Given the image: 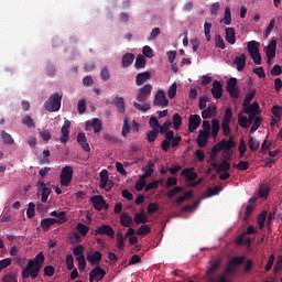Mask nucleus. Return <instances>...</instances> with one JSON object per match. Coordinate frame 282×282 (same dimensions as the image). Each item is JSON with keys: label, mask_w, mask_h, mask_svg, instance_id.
Segmentation results:
<instances>
[{"label": "nucleus", "mask_w": 282, "mask_h": 282, "mask_svg": "<svg viewBox=\"0 0 282 282\" xmlns=\"http://www.w3.org/2000/svg\"><path fill=\"white\" fill-rule=\"evenodd\" d=\"M43 263H45V254L40 251L34 259L29 260L26 267L22 270V279H30V276L31 279H36L41 268H43Z\"/></svg>", "instance_id": "nucleus-1"}, {"label": "nucleus", "mask_w": 282, "mask_h": 282, "mask_svg": "<svg viewBox=\"0 0 282 282\" xmlns=\"http://www.w3.org/2000/svg\"><path fill=\"white\" fill-rule=\"evenodd\" d=\"M63 101L62 93H54L50 96V98L44 102L45 111L50 113H54L56 111H61V102Z\"/></svg>", "instance_id": "nucleus-2"}, {"label": "nucleus", "mask_w": 282, "mask_h": 282, "mask_svg": "<svg viewBox=\"0 0 282 282\" xmlns=\"http://www.w3.org/2000/svg\"><path fill=\"white\" fill-rule=\"evenodd\" d=\"M72 180H74V167H72V165H66L62 169L59 174L61 186L67 188V186L72 184Z\"/></svg>", "instance_id": "nucleus-3"}, {"label": "nucleus", "mask_w": 282, "mask_h": 282, "mask_svg": "<svg viewBox=\"0 0 282 282\" xmlns=\"http://www.w3.org/2000/svg\"><path fill=\"white\" fill-rule=\"evenodd\" d=\"M243 261H246V256H236L231 258L225 268V274H236L237 268L243 265Z\"/></svg>", "instance_id": "nucleus-4"}, {"label": "nucleus", "mask_w": 282, "mask_h": 282, "mask_svg": "<svg viewBox=\"0 0 282 282\" xmlns=\"http://www.w3.org/2000/svg\"><path fill=\"white\" fill-rule=\"evenodd\" d=\"M247 50L256 65H261V53H259V42L250 41L247 44Z\"/></svg>", "instance_id": "nucleus-5"}, {"label": "nucleus", "mask_w": 282, "mask_h": 282, "mask_svg": "<svg viewBox=\"0 0 282 282\" xmlns=\"http://www.w3.org/2000/svg\"><path fill=\"white\" fill-rule=\"evenodd\" d=\"M36 186L37 193H41L42 196V204H47V199L50 195H52V187L50 186V183L46 184L43 180H39Z\"/></svg>", "instance_id": "nucleus-6"}, {"label": "nucleus", "mask_w": 282, "mask_h": 282, "mask_svg": "<svg viewBox=\"0 0 282 282\" xmlns=\"http://www.w3.org/2000/svg\"><path fill=\"white\" fill-rule=\"evenodd\" d=\"M237 78L235 77H230L228 80H227V86H226V89L230 96V98H234V99H237L239 98L240 94H241V90L239 89V87L237 86Z\"/></svg>", "instance_id": "nucleus-7"}, {"label": "nucleus", "mask_w": 282, "mask_h": 282, "mask_svg": "<svg viewBox=\"0 0 282 282\" xmlns=\"http://www.w3.org/2000/svg\"><path fill=\"white\" fill-rule=\"evenodd\" d=\"M99 177H100V183H99L100 188L109 193V191L113 188V181L109 180V171L102 170L99 173Z\"/></svg>", "instance_id": "nucleus-8"}, {"label": "nucleus", "mask_w": 282, "mask_h": 282, "mask_svg": "<svg viewBox=\"0 0 282 282\" xmlns=\"http://www.w3.org/2000/svg\"><path fill=\"white\" fill-rule=\"evenodd\" d=\"M151 91H153V86L151 84H145L141 87L137 94L138 102H147V100H149V96H151Z\"/></svg>", "instance_id": "nucleus-9"}, {"label": "nucleus", "mask_w": 282, "mask_h": 282, "mask_svg": "<svg viewBox=\"0 0 282 282\" xmlns=\"http://www.w3.org/2000/svg\"><path fill=\"white\" fill-rule=\"evenodd\" d=\"M153 106L154 107H169V99H166V94L164 90H158L154 100H153Z\"/></svg>", "instance_id": "nucleus-10"}, {"label": "nucleus", "mask_w": 282, "mask_h": 282, "mask_svg": "<svg viewBox=\"0 0 282 282\" xmlns=\"http://www.w3.org/2000/svg\"><path fill=\"white\" fill-rule=\"evenodd\" d=\"M94 235H106V237H110V239H113V237H116V231L113 230V227H111L110 225H102L95 229Z\"/></svg>", "instance_id": "nucleus-11"}, {"label": "nucleus", "mask_w": 282, "mask_h": 282, "mask_svg": "<svg viewBox=\"0 0 282 282\" xmlns=\"http://www.w3.org/2000/svg\"><path fill=\"white\" fill-rule=\"evenodd\" d=\"M105 274H107V272H105V270L100 268V265H97L90 271L89 281H102V279H105Z\"/></svg>", "instance_id": "nucleus-12"}, {"label": "nucleus", "mask_w": 282, "mask_h": 282, "mask_svg": "<svg viewBox=\"0 0 282 282\" xmlns=\"http://www.w3.org/2000/svg\"><path fill=\"white\" fill-rule=\"evenodd\" d=\"M94 128V133H100L102 131V121L98 118H94L93 121H86V131H91Z\"/></svg>", "instance_id": "nucleus-13"}, {"label": "nucleus", "mask_w": 282, "mask_h": 282, "mask_svg": "<svg viewBox=\"0 0 282 282\" xmlns=\"http://www.w3.org/2000/svg\"><path fill=\"white\" fill-rule=\"evenodd\" d=\"M212 166L216 173H228L230 171V162L223 160L221 163L213 162Z\"/></svg>", "instance_id": "nucleus-14"}, {"label": "nucleus", "mask_w": 282, "mask_h": 282, "mask_svg": "<svg viewBox=\"0 0 282 282\" xmlns=\"http://www.w3.org/2000/svg\"><path fill=\"white\" fill-rule=\"evenodd\" d=\"M212 96L216 99L219 100L221 96H224V86L219 80H214L213 87H212Z\"/></svg>", "instance_id": "nucleus-15"}, {"label": "nucleus", "mask_w": 282, "mask_h": 282, "mask_svg": "<svg viewBox=\"0 0 282 282\" xmlns=\"http://www.w3.org/2000/svg\"><path fill=\"white\" fill-rule=\"evenodd\" d=\"M202 124V117L199 115H192L188 119V131L193 133Z\"/></svg>", "instance_id": "nucleus-16"}, {"label": "nucleus", "mask_w": 282, "mask_h": 282, "mask_svg": "<svg viewBox=\"0 0 282 282\" xmlns=\"http://www.w3.org/2000/svg\"><path fill=\"white\" fill-rule=\"evenodd\" d=\"M69 127H72V122L65 119L64 124L62 127V137H61L62 144H67V142L69 141Z\"/></svg>", "instance_id": "nucleus-17"}, {"label": "nucleus", "mask_w": 282, "mask_h": 282, "mask_svg": "<svg viewBox=\"0 0 282 282\" xmlns=\"http://www.w3.org/2000/svg\"><path fill=\"white\" fill-rule=\"evenodd\" d=\"M265 56L268 58V63L276 56V40H272L265 48Z\"/></svg>", "instance_id": "nucleus-18"}, {"label": "nucleus", "mask_w": 282, "mask_h": 282, "mask_svg": "<svg viewBox=\"0 0 282 282\" xmlns=\"http://www.w3.org/2000/svg\"><path fill=\"white\" fill-rule=\"evenodd\" d=\"M90 202H91V204H94V208L96 210H102V208H105V206H107V202L100 195L90 197Z\"/></svg>", "instance_id": "nucleus-19"}, {"label": "nucleus", "mask_w": 282, "mask_h": 282, "mask_svg": "<svg viewBox=\"0 0 282 282\" xmlns=\"http://www.w3.org/2000/svg\"><path fill=\"white\" fill-rule=\"evenodd\" d=\"M148 80H151V72L139 73L135 76L137 87H142V85H144V83H147Z\"/></svg>", "instance_id": "nucleus-20"}, {"label": "nucleus", "mask_w": 282, "mask_h": 282, "mask_svg": "<svg viewBox=\"0 0 282 282\" xmlns=\"http://www.w3.org/2000/svg\"><path fill=\"white\" fill-rule=\"evenodd\" d=\"M165 134V140L162 141V149L166 152L171 149V141L175 138V132L173 130H169Z\"/></svg>", "instance_id": "nucleus-21"}, {"label": "nucleus", "mask_w": 282, "mask_h": 282, "mask_svg": "<svg viewBox=\"0 0 282 282\" xmlns=\"http://www.w3.org/2000/svg\"><path fill=\"white\" fill-rule=\"evenodd\" d=\"M86 259L90 265H98V263L102 261V253L100 251H95L93 254H88Z\"/></svg>", "instance_id": "nucleus-22"}, {"label": "nucleus", "mask_w": 282, "mask_h": 282, "mask_svg": "<svg viewBox=\"0 0 282 282\" xmlns=\"http://www.w3.org/2000/svg\"><path fill=\"white\" fill-rule=\"evenodd\" d=\"M208 138H210V132L199 131L196 142L200 149L208 144Z\"/></svg>", "instance_id": "nucleus-23"}, {"label": "nucleus", "mask_w": 282, "mask_h": 282, "mask_svg": "<svg viewBox=\"0 0 282 282\" xmlns=\"http://www.w3.org/2000/svg\"><path fill=\"white\" fill-rule=\"evenodd\" d=\"M77 142L79 147H82V149L86 151V153H89V151H91V148H89V143L87 142V137L85 135V133L80 132L77 135Z\"/></svg>", "instance_id": "nucleus-24"}, {"label": "nucleus", "mask_w": 282, "mask_h": 282, "mask_svg": "<svg viewBox=\"0 0 282 282\" xmlns=\"http://www.w3.org/2000/svg\"><path fill=\"white\" fill-rule=\"evenodd\" d=\"M133 61H135V55L133 53H126L122 56V68L127 69V67H131Z\"/></svg>", "instance_id": "nucleus-25"}, {"label": "nucleus", "mask_w": 282, "mask_h": 282, "mask_svg": "<svg viewBox=\"0 0 282 282\" xmlns=\"http://www.w3.org/2000/svg\"><path fill=\"white\" fill-rule=\"evenodd\" d=\"M51 217H56L53 218L55 219V224H65V221H67V213L65 212H52L51 213Z\"/></svg>", "instance_id": "nucleus-26"}, {"label": "nucleus", "mask_w": 282, "mask_h": 282, "mask_svg": "<svg viewBox=\"0 0 282 282\" xmlns=\"http://www.w3.org/2000/svg\"><path fill=\"white\" fill-rule=\"evenodd\" d=\"M234 63L237 65L238 72H243V69H246V53H242L240 56H236Z\"/></svg>", "instance_id": "nucleus-27"}, {"label": "nucleus", "mask_w": 282, "mask_h": 282, "mask_svg": "<svg viewBox=\"0 0 282 282\" xmlns=\"http://www.w3.org/2000/svg\"><path fill=\"white\" fill-rule=\"evenodd\" d=\"M216 113H217V106L212 105V106H208L207 109L202 111V118L203 120H208V118H213V116H215Z\"/></svg>", "instance_id": "nucleus-28"}, {"label": "nucleus", "mask_w": 282, "mask_h": 282, "mask_svg": "<svg viewBox=\"0 0 282 282\" xmlns=\"http://www.w3.org/2000/svg\"><path fill=\"white\" fill-rule=\"evenodd\" d=\"M225 39L227 43L230 45H235L237 43V37L235 36V29L234 28H227L225 29Z\"/></svg>", "instance_id": "nucleus-29"}, {"label": "nucleus", "mask_w": 282, "mask_h": 282, "mask_svg": "<svg viewBox=\"0 0 282 282\" xmlns=\"http://www.w3.org/2000/svg\"><path fill=\"white\" fill-rule=\"evenodd\" d=\"M113 105L117 107L119 113H124L127 106L124 105V98L121 96H116L113 99Z\"/></svg>", "instance_id": "nucleus-30"}, {"label": "nucleus", "mask_w": 282, "mask_h": 282, "mask_svg": "<svg viewBox=\"0 0 282 282\" xmlns=\"http://www.w3.org/2000/svg\"><path fill=\"white\" fill-rule=\"evenodd\" d=\"M237 246H248L250 248V245L252 243V238L248 237L247 234H241L237 239H236Z\"/></svg>", "instance_id": "nucleus-31"}, {"label": "nucleus", "mask_w": 282, "mask_h": 282, "mask_svg": "<svg viewBox=\"0 0 282 282\" xmlns=\"http://www.w3.org/2000/svg\"><path fill=\"white\" fill-rule=\"evenodd\" d=\"M120 224L124 228H131V226H133V218H131L127 213H121Z\"/></svg>", "instance_id": "nucleus-32"}, {"label": "nucleus", "mask_w": 282, "mask_h": 282, "mask_svg": "<svg viewBox=\"0 0 282 282\" xmlns=\"http://www.w3.org/2000/svg\"><path fill=\"white\" fill-rule=\"evenodd\" d=\"M134 224L137 226H140V224H147L149 221V218L147 217V214L144 212L137 213L133 217Z\"/></svg>", "instance_id": "nucleus-33"}, {"label": "nucleus", "mask_w": 282, "mask_h": 282, "mask_svg": "<svg viewBox=\"0 0 282 282\" xmlns=\"http://www.w3.org/2000/svg\"><path fill=\"white\" fill-rule=\"evenodd\" d=\"M220 145H223L224 153H227V151H230V149L235 147V139L232 137H230L229 140L223 139Z\"/></svg>", "instance_id": "nucleus-34"}, {"label": "nucleus", "mask_w": 282, "mask_h": 282, "mask_svg": "<svg viewBox=\"0 0 282 282\" xmlns=\"http://www.w3.org/2000/svg\"><path fill=\"white\" fill-rule=\"evenodd\" d=\"M243 113L258 115L259 113V102H253L252 105H247L243 107Z\"/></svg>", "instance_id": "nucleus-35"}, {"label": "nucleus", "mask_w": 282, "mask_h": 282, "mask_svg": "<svg viewBox=\"0 0 282 282\" xmlns=\"http://www.w3.org/2000/svg\"><path fill=\"white\" fill-rule=\"evenodd\" d=\"M147 67V57L144 55H138L134 63V68L138 70L144 69Z\"/></svg>", "instance_id": "nucleus-36"}, {"label": "nucleus", "mask_w": 282, "mask_h": 282, "mask_svg": "<svg viewBox=\"0 0 282 282\" xmlns=\"http://www.w3.org/2000/svg\"><path fill=\"white\" fill-rule=\"evenodd\" d=\"M54 224H56V219L54 218H46L41 220V227L45 232H47V230H50Z\"/></svg>", "instance_id": "nucleus-37"}, {"label": "nucleus", "mask_w": 282, "mask_h": 282, "mask_svg": "<svg viewBox=\"0 0 282 282\" xmlns=\"http://www.w3.org/2000/svg\"><path fill=\"white\" fill-rule=\"evenodd\" d=\"M172 124L175 131H180V127H182V116L180 113H174L172 117Z\"/></svg>", "instance_id": "nucleus-38"}, {"label": "nucleus", "mask_w": 282, "mask_h": 282, "mask_svg": "<svg viewBox=\"0 0 282 282\" xmlns=\"http://www.w3.org/2000/svg\"><path fill=\"white\" fill-rule=\"evenodd\" d=\"M182 175L188 180V182H195L197 180V174L193 173V170L185 169L182 171Z\"/></svg>", "instance_id": "nucleus-39"}, {"label": "nucleus", "mask_w": 282, "mask_h": 282, "mask_svg": "<svg viewBox=\"0 0 282 282\" xmlns=\"http://www.w3.org/2000/svg\"><path fill=\"white\" fill-rule=\"evenodd\" d=\"M219 120L217 119H213L212 120V138H217V135H219Z\"/></svg>", "instance_id": "nucleus-40"}, {"label": "nucleus", "mask_w": 282, "mask_h": 282, "mask_svg": "<svg viewBox=\"0 0 282 282\" xmlns=\"http://www.w3.org/2000/svg\"><path fill=\"white\" fill-rule=\"evenodd\" d=\"M220 23H224L225 25H230V23H232V14L230 13L229 7H226V9H225V17L220 21Z\"/></svg>", "instance_id": "nucleus-41"}, {"label": "nucleus", "mask_w": 282, "mask_h": 282, "mask_svg": "<svg viewBox=\"0 0 282 282\" xmlns=\"http://www.w3.org/2000/svg\"><path fill=\"white\" fill-rule=\"evenodd\" d=\"M238 124L242 129H248L250 127V123L248 122V117L243 116L241 112L238 115Z\"/></svg>", "instance_id": "nucleus-42"}, {"label": "nucleus", "mask_w": 282, "mask_h": 282, "mask_svg": "<svg viewBox=\"0 0 282 282\" xmlns=\"http://www.w3.org/2000/svg\"><path fill=\"white\" fill-rule=\"evenodd\" d=\"M155 164L153 162H149L147 165V170L144 174L141 176V178L147 180L148 177H151L153 175V171H155L153 167Z\"/></svg>", "instance_id": "nucleus-43"}, {"label": "nucleus", "mask_w": 282, "mask_h": 282, "mask_svg": "<svg viewBox=\"0 0 282 282\" xmlns=\"http://www.w3.org/2000/svg\"><path fill=\"white\" fill-rule=\"evenodd\" d=\"M221 265V260L217 259L215 260L209 268L207 269V274H213L215 272H217V270H219V267Z\"/></svg>", "instance_id": "nucleus-44"}, {"label": "nucleus", "mask_w": 282, "mask_h": 282, "mask_svg": "<svg viewBox=\"0 0 282 282\" xmlns=\"http://www.w3.org/2000/svg\"><path fill=\"white\" fill-rule=\"evenodd\" d=\"M22 124H24L29 129H35L36 128V124L34 123V120L32 119V117H30V115H26L25 117H23Z\"/></svg>", "instance_id": "nucleus-45"}, {"label": "nucleus", "mask_w": 282, "mask_h": 282, "mask_svg": "<svg viewBox=\"0 0 282 282\" xmlns=\"http://www.w3.org/2000/svg\"><path fill=\"white\" fill-rule=\"evenodd\" d=\"M2 282H19V280L17 279V273L14 272H8L6 273L2 279Z\"/></svg>", "instance_id": "nucleus-46"}, {"label": "nucleus", "mask_w": 282, "mask_h": 282, "mask_svg": "<svg viewBox=\"0 0 282 282\" xmlns=\"http://www.w3.org/2000/svg\"><path fill=\"white\" fill-rule=\"evenodd\" d=\"M232 120V108H226L221 124H230Z\"/></svg>", "instance_id": "nucleus-47"}, {"label": "nucleus", "mask_w": 282, "mask_h": 282, "mask_svg": "<svg viewBox=\"0 0 282 282\" xmlns=\"http://www.w3.org/2000/svg\"><path fill=\"white\" fill-rule=\"evenodd\" d=\"M85 247L83 245L77 246L74 250H73V254H75V257H77V259H85Z\"/></svg>", "instance_id": "nucleus-48"}, {"label": "nucleus", "mask_w": 282, "mask_h": 282, "mask_svg": "<svg viewBox=\"0 0 282 282\" xmlns=\"http://www.w3.org/2000/svg\"><path fill=\"white\" fill-rule=\"evenodd\" d=\"M1 138L4 144H14V139L6 130L1 131Z\"/></svg>", "instance_id": "nucleus-49"}, {"label": "nucleus", "mask_w": 282, "mask_h": 282, "mask_svg": "<svg viewBox=\"0 0 282 282\" xmlns=\"http://www.w3.org/2000/svg\"><path fill=\"white\" fill-rule=\"evenodd\" d=\"M192 197H193V192H192V191L185 192L183 196L177 197L175 204H176L177 206H182V203H183L185 199H191Z\"/></svg>", "instance_id": "nucleus-50"}, {"label": "nucleus", "mask_w": 282, "mask_h": 282, "mask_svg": "<svg viewBox=\"0 0 282 282\" xmlns=\"http://www.w3.org/2000/svg\"><path fill=\"white\" fill-rule=\"evenodd\" d=\"M234 169L238 171H248L250 169V163L248 161H239L238 164H234Z\"/></svg>", "instance_id": "nucleus-51"}, {"label": "nucleus", "mask_w": 282, "mask_h": 282, "mask_svg": "<svg viewBox=\"0 0 282 282\" xmlns=\"http://www.w3.org/2000/svg\"><path fill=\"white\" fill-rule=\"evenodd\" d=\"M214 41L216 47H219L220 50H226V43L224 42V37H221V35L216 34Z\"/></svg>", "instance_id": "nucleus-52"}, {"label": "nucleus", "mask_w": 282, "mask_h": 282, "mask_svg": "<svg viewBox=\"0 0 282 282\" xmlns=\"http://www.w3.org/2000/svg\"><path fill=\"white\" fill-rule=\"evenodd\" d=\"M167 96L171 100H173V98H175V96H177V83H173L169 90H167Z\"/></svg>", "instance_id": "nucleus-53"}, {"label": "nucleus", "mask_w": 282, "mask_h": 282, "mask_svg": "<svg viewBox=\"0 0 282 282\" xmlns=\"http://www.w3.org/2000/svg\"><path fill=\"white\" fill-rule=\"evenodd\" d=\"M133 107H135L138 109V111H142L143 113H147V111H149V109H151V105L150 104H138V101L133 102Z\"/></svg>", "instance_id": "nucleus-54"}, {"label": "nucleus", "mask_w": 282, "mask_h": 282, "mask_svg": "<svg viewBox=\"0 0 282 282\" xmlns=\"http://www.w3.org/2000/svg\"><path fill=\"white\" fill-rule=\"evenodd\" d=\"M268 218V212H262L259 216H258V226L259 228H265V219Z\"/></svg>", "instance_id": "nucleus-55"}, {"label": "nucleus", "mask_w": 282, "mask_h": 282, "mask_svg": "<svg viewBox=\"0 0 282 282\" xmlns=\"http://www.w3.org/2000/svg\"><path fill=\"white\" fill-rule=\"evenodd\" d=\"M210 30H213V23L205 22L204 23V32H205L206 41H208V42H210V40H212V37H210Z\"/></svg>", "instance_id": "nucleus-56"}, {"label": "nucleus", "mask_w": 282, "mask_h": 282, "mask_svg": "<svg viewBox=\"0 0 282 282\" xmlns=\"http://www.w3.org/2000/svg\"><path fill=\"white\" fill-rule=\"evenodd\" d=\"M35 209H36V205L33 202L29 203V207L26 209V217L29 219H32L34 217L36 213Z\"/></svg>", "instance_id": "nucleus-57"}, {"label": "nucleus", "mask_w": 282, "mask_h": 282, "mask_svg": "<svg viewBox=\"0 0 282 282\" xmlns=\"http://www.w3.org/2000/svg\"><path fill=\"white\" fill-rule=\"evenodd\" d=\"M117 248L118 250H124V236L120 231L117 234Z\"/></svg>", "instance_id": "nucleus-58"}, {"label": "nucleus", "mask_w": 282, "mask_h": 282, "mask_svg": "<svg viewBox=\"0 0 282 282\" xmlns=\"http://www.w3.org/2000/svg\"><path fill=\"white\" fill-rule=\"evenodd\" d=\"M259 147H260L259 140L254 139V137H251L249 139L250 151H259Z\"/></svg>", "instance_id": "nucleus-59"}, {"label": "nucleus", "mask_w": 282, "mask_h": 282, "mask_svg": "<svg viewBox=\"0 0 282 282\" xmlns=\"http://www.w3.org/2000/svg\"><path fill=\"white\" fill-rule=\"evenodd\" d=\"M77 230L82 237H87V234L89 232V228L83 223L77 224Z\"/></svg>", "instance_id": "nucleus-60"}, {"label": "nucleus", "mask_w": 282, "mask_h": 282, "mask_svg": "<svg viewBox=\"0 0 282 282\" xmlns=\"http://www.w3.org/2000/svg\"><path fill=\"white\" fill-rule=\"evenodd\" d=\"M261 122H263V119L261 117H257L253 121V124L250 129V133H256L259 129V127H261Z\"/></svg>", "instance_id": "nucleus-61"}, {"label": "nucleus", "mask_w": 282, "mask_h": 282, "mask_svg": "<svg viewBox=\"0 0 282 282\" xmlns=\"http://www.w3.org/2000/svg\"><path fill=\"white\" fill-rule=\"evenodd\" d=\"M182 191H184V187L182 186H176L174 187L172 191L167 192V197L170 199H173V197H175V195H180V193H182Z\"/></svg>", "instance_id": "nucleus-62"}, {"label": "nucleus", "mask_w": 282, "mask_h": 282, "mask_svg": "<svg viewBox=\"0 0 282 282\" xmlns=\"http://www.w3.org/2000/svg\"><path fill=\"white\" fill-rule=\"evenodd\" d=\"M160 133V130H151L148 132L147 140L148 142H155L158 140V135Z\"/></svg>", "instance_id": "nucleus-63"}, {"label": "nucleus", "mask_w": 282, "mask_h": 282, "mask_svg": "<svg viewBox=\"0 0 282 282\" xmlns=\"http://www.w3.org/2000/svg\"><path fill=\"white\" fill-rule=\"evenodd\" d=\"M149 232H151V227H149V225H142L138 230H137V235H149Z\"/></svg>", "instance_id": "nucleus-64"}]
</instances>
